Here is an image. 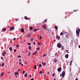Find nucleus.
<instances>
[{
  "instance_id": "f257e3e1",
  "label": "nucleus",
  "mask_w": 80,
  "mask_h": 80,
  "mask_svg": "<svg viewBox=\"0 0 80 80\" xmlns=\"http://www.w3.org/2000/svg\"><path fill=\"white\" fill-rule=\"evenodd\" d=\"M80 29H78L76 31V33H77L76 36L78 37H79V35H80Z\"/></svg>"
},
{
  "instance_id": "f03ea898",
  "label": "nucleus",
  "mask_w": 80,
  "mask_h": 80,
  "mask_svg": "<svg viewBox=\"0 0 80 80\" xmlns=\"http://www.w3.org/2000/svg\"><path fill=\"white\" fill-rule=\"evenodd\" d=\"M57 46L58 48H61L62 47V44L60 42H59L57 44Z\"/></svg>"
},
{
  "instance_id": "7ed1b4c3",
  "label": "nucleus",
  "mask_w": 80,
  "mask_h": 80,
  "mask_svg": "<svg viewBox=\"0 0 80 80\" xmlns=\"http://www.w3.org/2000/svg\"><path fill=\"white\" fill-rule=\"evenodd\" d=\"M62 77H64V76L65 75V71H63L62 72Z\"/></svg>"
},
{
  "instance_id": "20e7f679",
  "label": "nucleus",
  "mask_w": 80,
  "mask_h": 80,
  "mask_svg": "<svg viewBox=\"0 0 80 80\" xmlns=\"http://www.w3.org/2000/svg\"><path fill=\"white\" fill-rule=\"evenodd\" d=\"M24 18L25 19V20H30V18H28V17H27V16H25Z\"/></svg>"
},
{
  "instance_id": "39448f33",
  "label": "nucleus",
  "mask_w": 80,
  "mask_h": 80,
  "mask_svg": "<svg viewBox=\"0 0 80 80\" xmlns=\"http://www.w3.org/2000/svg\"><path fill=\"white\" fill-rule=\"evenodd\" d=\"M62 70V68H58V72H60Z\"/></svg>"
},
{
  "instance_id": "423d86ee",
  "label": "nucleus",
  "mask_w": 80,
  "mask_h": 80,
  "mask_svg": "<svg viewBox=\"0 0 80 80\" xmlns=\"http://www.w3.org/2000/svg\"><path fill=\"white\" fill-rule=\"evenodd\" d=\"M65 57L66 58H68V54H67L65 55Z\"/></svg>"
},
{
  "instance_id": "0eeeda50",
  "label": "nucleus",
  "mask_w": 80,
  "mask_h": 80,
  "mask_svg": "<svg viewBox=\"0 0 80 80\" xmlns=\"http://www.w3.org/2000/svg\"><path fill=\"white\" fill-rule=\"evenodd\" d=\"M21 32L22 33H23V32H24V29H23V28H22L21 30Z\"/></svg>"
},
{
  "instance_id": "6e6552de",
  "label": "nucleus",
  "mask_w": 80,
  "mask_h": 80,
  "mask_svg": "<svg viewBox=\"0 0 80 80\" xmlns=\"http://www.w3.org/2000/svg\"><path fill=\"white\" fill-rule=\"evenodd\" d=\"M37 53V51H36V52L34 53H33L32 54L33 55H35Z\"/></svg>"
},
{
  "instance_id": "1a4fd4ad",
  "label": "nucleus",
  "mask_w": 80,
  "mask_h": 80,
  "mask_svg": "<svg viewBox=\"0 0 80 80\" xmlns=\"http://www.w3.org/2000/svg\"><path fill=\"white\" fill-rule=\"evenodd\" d=\"M56 38H57L58 39V40H60V37H59V36H58V35H57Z\"/></svg>"
},
{
  "instance_id": "9d476101",
  "label": "nucleus",
  "mask_w": 80,
  "mask_h": 80,
  "mask_svg": "<svg viewBox=\"0 0 80 80\" xmlns=\"http://www.w3.org/2000/svg\"><path fill=\"white\" fill-rule=\"evenodd\" d=\"M31 41H33L34 40V38H31L30 39Z\"/></svg>"
},
{
  "instance_id": "9b49d317",
  "label": "nucleus",
  "mask_w": 80,
  "mask_h": 80,
  "mask_svg": "<svg viewBox=\"0 0 80 80\" xmlns=\"http://www.w3.org/2000/svg\"><path fill=\"white\" fill-rule=\"evenodd\" d=\"M15 75H17L18 74V72H16L14 73Z\"/></svg>"
},
{
  "instance_id": "f8f14e48",
  "label": "nucleus",
  "mask_w": 80,
  "mask_h": 80,
  "mask_svg": "<svg viewBox=\"0 0 80 80\" xmlns=\"http://www.w3.org/2000/svg\"><path fill=\"white\" fill-rule=\"evenodd\" d=\"M54 28L55 29H56V30H58V27H57V26H55V27H54Z\"/></svg>"
},
{
  "instance_id": "ddd939ff",
  "label": "nucleus",
  "mask_w": 80,
  "mask_h": 80,
  "mask_svg": "<svg viewBox=\"0 0 80 80\" xmlns=\"http://www.w3.org/2000/svg\"><path fill=\"white\" fill-rule=\"evenodd\" d=\"M42 28H45V27H46V26H45V25H44L42 26Z\"/></svg>"
},
{
  "instance_id": "4468645a",
  "label": "nucleus",
  "mask_w": 80,
  "mask_h": 80,
  "mask_svg": "<svg viewBox=\"0 0 80 80\" xmlns=\"http://www.w3.org/2000/svg\"><path fill=\"white\" fill-rule=\"evenodd\" d=\"M6 52H5L2 53V55L3 56H5L6 54Z\"/></svg>"
},
{
  "instance_id": "2eb2a0df",
  "label": "nucleus",
  "mask_w": 80,
  "mask_h": 80,
  "mask_svg": "<svg viewBox=\"0 0 80 80\" xmlns=\"http://www.w3.org/2000/svg\"><path fill=\"white\" fill-rule=\"evenodd\" d=\"M56 62H57V59H56V58L54 59V62L55 63H56Z\"/></svg>"
},
{
  "instance_id": "dca6fc26",
  "label": "nucleus",
  "mask_w": 80,
  "mask_h": 80,
  "mask_svg": "<svg viewBox=\"0 0 80 80\" xmlns=\"http://www.w3.org/2000/svg\"><path fill=\"white\" fill-rule=\"evenodd\" d=\"M6 28H2V30L3 31H4L5 32L6 31Z\"/></svg>"
},
{
  "instance_id": "f3484780",
  "label": "nucleus",
  "mask_w": 80,
  "mask_h": 80,
  "mask_svg": "<svg viewBox=\"0 0 80 80\" xmlns=\"http://www.w3.org/2000/svg\"><path fill=\"white\" fill-rule=\"evenodd\" d=\"M34 68L36 70L37 69V66L36 65H35L34 66Z\"/></svg>"
},
{
  "instance_id": "a211bd4d",
  "label": "nucleus",
  "mask_w": 80,
  "mask_h": 80,
  "mask_svg": "<svg viewBox=\"0 0 80 80\" xmlns=\"http://www.w3.org/2000/svg\"><path fill=\"white\" fill-rule=\"evenodd\" d=\"M61 49L62 50H63V49H64V47H63V46H61Z\"/></svg>"
},
{
  "instance_id": "6ab92c4d",
  "label": "nucleus",
  "mask_w": 80,
  "mask_h": 80,
  "mask_svg": "<svg viewBox=\"0 0 80 80\" xmlns=\"http://www.w3.org/2000/svg\"><path fill=\"white\" fill-rule=\"evenodd\" d=\"M38 30V29L37 28H35L34 29L33 31L34 32H37Z\"/></svg>"
},
{
  "instance_id": "aec40b11",
  "label": "nucleus",
  "mask_w": 80,
  "mask_h": 80,
  "mask_svg": "<svg viewBox=\"0 0 80 80\" xmlns=\"http://www.w3.org/2000/svg\"><path fill=\"white\" fill-rule=\"evenodd\" d=\"M42 65H46V63L42 62Z\"/></svg>"
},
{
  "instance_id": "412c9836",
  "label": "nucleus",
  "mask_w": 80,
  "mask_h": 80,
  "mask_svg": "<svg viewBox=\"0 0 80 80\" xmlns=\"http://www.w3.org/2000/svg\"><path fill=\"white\" fill-rule=\"evenodd\" d=\"M24 77H27V73H26L25 75H24Z\"/></svg>"
},
{
  "instance_id": "4be33fe9",
  "label": "nucleus",
  "mask_w": 80,
  "mask_h": 80,
  "mask_svg": "<svg viewBox=\"0 0 80 80\" xmlns=\"http://www.w3.org/2000/svg\"><path fill=\"white\" fill-rule=\"evenodd\" d=\"M9 49L10 50V51H12V48L11 47H10Z\"/></svg>"
},
{
  "instance_id": "5701e85b",
  "label": "nucleus",
  "mask_w": 80,
  "mask_h": 80,
  "mask_svg": "<svg viewBox=\"0 0 80 80\" xmlns=\"http://www.w3.org/2000/svg\"><path fill=\"white\" fill-rule=\"evenodd\" d=\"M27 37H30V34H28L27 36Z\"/></svg>"
},
{
  "instance_id": "b1692460",
  "label": "nucleus",
  "mask_w": 80,
  "mask_h": 80,
  "mask_svg": "<svg viewBox=\"0 0 80 80\" xmlns=\"http://www.w3.org/2000/svg\"><path fill=\"white\" fill-rule=\"evenodd\" d=\"M30 30H33V27H30Z\"/></svg>"
},
{
  "instance_id": "393cba45",
  "label": "nucleus",
  "mask_w": 80,
  "mask_h": 80,
  "mask_svg": "<svg viewBox=\"0 0 80 80\" xmlns=\"http://www.w3.org/2000/svg\"><path fill=\"white\" fill-rule=\"evenodd\" d=\"M42 65L41 64H39L38 66V67H42Z\"/></svg>"
},
{
  "instance_id": "a878e982",
  "label": "nucleus",
  "mask_w": 80,
  "mask_h": 80,
  "mask_svg": "<svg viewBox=\"0 0 80 80\" xmlns=\"http://www.w3.org/2000/svg\"><path fill=\"white\" fill-rule=\"evenodd\" d=\"M28 49H29V50H31V47L30 46H29L28 47Z\"/></svg>"
},
{
  "instance_id": "bb28decb",
  "label": "nucleus",
  "mask_w": 80,
  "mask_h": 80,
  "mask_svg": "<svg viewBox=\"0 0 80 80\" xmlns=\"http://www.w3.org/2000/svg\"><path fill=\"white\" fill-rule=\"evenodd\" d=\"M11 29L13 30H14V27H12L11 28Z\"/></svg>"
},
{
  "instance_id": "cd10ccee",
  "label": "nucleus",
  "mask_w": 80,
  "mask_h": 80,
  "mask_svg": "<svg viewBox=\"0 0 80 80\" xmlns=\"http://www.w3.org/2000/svg\"><path fill=\"white\" fill-rule=\"evenodd\" d=\"M2 67H3L4 66V63L3 62L2 63Z\"/></svg>"
},
{
  "instance_id": "c85d7f7f",
  "label": "nucleus",
  "mask_w": 80,
  "mask_h": 80,
  "mask_svg": "<svg viewBox=\"0 0 80 80\" xmlns=\"http://www.w3.org/2000/svg\"><path fill=\"white\" fill-rule=\"evenodd\" d=\"M37 50H40V48L39 47L37 48Z\"/></svg>"
},
{
  "instance_id": "c756f323",
  "label": "nucleus",
  "mask_w": 80,
  "mask_h": 80,
  "mask_svg": "<svg viewBox=\"0 0 80 80\" xmlns=\"http://www.w3.org/2000/svg\"><path fill=\"white\" fill-rule=\"evenodd\" d=\"M63 34V32H61L60 33V35H62Z\"/></svg>"
},
{
  "instance_id": "7c9ffc66",
  "label": "nucleus",
  "mask_w": 80,
  "mask_h": 80,
  "mask_svg": "<svg viewBox=\"0 0 80 80\" xmlns=\"http://www.w3.org/2000/svg\"><path fill=\"white\" fill-rule=\"evenodd\" d=\"M33 44L34 45H36V43H35L34 41L33 42Z\"/></svg>"
},
{
  "instance_id": "2f4dec72",
  "label": "nucleus",
  "mask_w": 80,
  "mask_h": 80,
  "mask_svg": "<svg viewBox=\"0 0 80 80\" xmlns=\"http://www.w3.org/2000/svg\"><path fill=\"white\" fill-rule=\"evenodd\" d=\"M47 22V19H45L44 21V22Z\"/></svg>"
},
{
  "instance_id": "473e14b6",
  "label": "nucleus",
  "mask_w": 80,
  "mask_h": 80,
  "mask_svg": "<svg viewBox=\"0 0 80 80\" xmlns=\"http://www.w3.org/2000/svg\"><path fill=\"white\" fill-rule=\"evenodd\" d=\"M41 74H42V73H43V72H42V71H40L39 72Z\"/></svg>"
},
{
  "instance_id": "72a5a7b5",
  "label": "nucleus",
  "mask_w": 80,
  "mask_h": 80,
  "mask_svg": "<svg viewBox=\"0 0 80 80\" xmlns=\"http://www.w3.org/2000/svg\"><path fill=\"white\" fill-rule=\"evenodd\" d=\"M16 46L17 47H19V45H18V44H17L16 45Z\"/></svg>"
},
{
  "instance_id": "f704fd0d",
  "label": "nucleus",
  "mask_w": 80,
  "mask_h": 80,
  "mask_svg": "<svg viewBox=\"0 0 80 80\" xmlns=\"http://www.w3.org/2000/svg\"><path fill=\"white\" fill-rule=\"evenodd\" d=\"M28 56H30V52H29L28 53Z\"/></svg>"
},
{
  "instance_id": "c9c22d12",
  "label": "nucleus",
  "mask_w": 80,
  "mask_h": 80,
  "mask_svg": "<svg viewBox=\"0 0 80 80\" xmlns=\"http://www.w3.org/2000/svg\"><path fill=\"white\" fill-rule=\"evenodd\" d=\"M28 45H31V44L30 43H28Z\"/></svg>"
},
{
  "instance_id": "e433bc0d",
  "label": "nucleus",
  "mask_w": 80,
  "mask_h": 80,
  "mask_svg": "<svg viewBox=\"0 0 80 80\" xmlns=\"http://www.w3.org/2000/svg\"><path fill=\"white\" fill-rule=\"evenodd\" d=\"M47 55L46 54H44L43 55V57H45V56H46Z\"/></svg>"
},
{
  "instance_id": "4c0bfd02",
  "label": "nucleus",
  "mask_w": 80,
  "mask_h": 80,
  "mask_svg": "<svg viewBox=\"0 0 80 80\" xmlns=\"http://www.w3.org/2000/svg\"><path fill=\"white\" fill-rule=\"evenodd\" d=\"M14 52H17V49H14Z\"/></svg>"
},
{
  "instance_id": "58836bf2",
  "label": "nucleus",
  "mask_w": 80,
  "mask_h": 80,
  "mask_svg": "<svg viewBox=\"0 0 80 80\" xmlns=\"http://www.w3.org/2000/svg\"><path fill=\"white\" fill-rule=\"evenodd\" d=\"M4 73V72H3V73H1V75H2V76L3 75Z\"/></svg>"
},
{
  "instance_id": "ea45409f",
  "label": "nucleus",
  "mask_w": 80,
  "mask_h": 80,
  "mask_svg": "<svg viewBox=\"0 0 80 80\" xmlns=\"http://www.w3.org/2000/svg\"><path fill=\"white\" fill-rule=\"evenodd\" d=\"M42 38V36H40V38L39 39V40H40Z\"/></svg>"
},
{
  "instance_id": "a19ab883",
  "label": "nucleus",
  "mask_w": 80,
  "mask_h": 80,
  "mask_svg": "<svg viewBox=\"0 0 80 80\" xmlns=\"http://www.w3.org/2000/svg\"><path fill=\"white\" fill-rule=\"evenodd\" d=\"M21 57V56H20V55H18V58H20Z\"/></svg>"
},
{
  "instance_id": "79ce46f5",
  "label": "nucleus",
  "mask_w": 80,
  "mask_h": 80,
  "mask_svg": "<svg viewBox=\"0 0 80 80\" xmlns=\"http://www.w3.org/2000/svg\"><path fill=\"white\" fill-rule=\"evenodd\" d=\"M66 52L68 53H69V52H68V50H66Z\"/></svg>"
},
{
  "instance_id": "37998d69",
  "label": "nucleus",
  "mask_w": 80,
  "mask_h": 80,
  "mask_svg": "<svg viewBox=\"0 0 80 80\" xmlns=\"http://www.w3.org/2000/svg\"><path fill=\"white\" fill-rule=\"evenodd\" d=\"M25 71H23V74H24V73H25Z\"/></svg>"
},
{
  "instance_id": "c03bdc74",
  "label": "nucleus",
  "mask_w": 80,
  "mask_h": 80,
  "mask_svg": "<svg viewBox=\"0 0 80 80\" xmlns=\"http://www.w3.org/2000/svg\"><path fill=\"white\" fill-rule=\"evenodd\" d=\"M52 76H53V77H54V76H55V74H53Z\"/></svg>"
},
{
  "instance_id": "a18cd8bd",
  "label": "nucleus",
  "mask_w": 80,
  "mask_h": 80,
  "mask_svg": "<svg viewBox=\"0 0 80 80\" xmlns=\"http://www.w3.org/2000/svg\"><path fill=\"white\" fill-rule=\"evenodd\" d=\"M64 33L65 34H66V33H67V32L66 31H65Z\"/></svg>"
},
{
  "instance_id": "49530a36",
  "label": "nucleus",
  "mask_w": 80,
  "mask_h": 80,
  "mask_svg": "<svg viewBox=\"0 0 80 80\" xmlns=\"http://www.w3.org/2000/svg\"><path fill=\"white\" fill-rule=\"evenodd\" d=\"M12 28H10V29H9V30L10 31H12Z\"/></svg>"
},
{
  "instance_id": "de8ad7c7",
  "label": "nucleus",
  "mask_w": 80,
  "mask_h": 80,
  "mask_svg": "<svg viewBox=\"0 0 80 80\" xmlns=\"http://www.w3.org/2000/svg\"><path fill=\"white\" fill-rule=\"evenodd\" d=\"M1 59H2H2H3V57H1Z\"/></svg>"
},
{
  "instance_id": "09e8293b",
  "label": "nucleus",
  "mask_w": 80,
  "mask_h": 80,
  "mask_svg": "<svg viewBox=\"0 0 80 80\" xmlns=\"http://www.w3.org/2000/svg\"><path fill=\"white\" fill-rule=\"evenodd\" d=\"M13 40H16V38H14L13 39Z\"/></svg>"
},
{
  "instance_id": "8fccbe9b",
  "label": "nucleus",
  "mask_w": 80,
  "mask_h": 80,
  "mask_svg": "<svg viewBox=\"0 0 80 80\" xmlns=\"http://www.w3.org/2000/svg\"><path fill=\"white\" fill-rule=\"evenodd\" d=\"M8 73H10V72L8 71Z\"/></svg>"
},
{
  "instance_id": "3c124183",
  "label": "nucleus",
  "mask_w": 80,
  "mask_h": 80,
  "mask_svg": "<svg viewBox=\"0 0 80 80\" xmlns=\"http://www.w3.org/2000/svg\"><path fill=\"white\" fill-rule=\"evenodd\" d=\"M16 22H17V21H18V19H16Z\"/></svg>"
},
{
  "instance_id": "603ef678",
  "label": "nucleus",
  "mask_w": 80,
  "mask_h": 80,
  "mask_svg": "<svg viewBox=\"0 0 80 80\" xmlns=\"http://www.w3.org/2000/svg\"><path fill=\"white\" fill-rule=\"evenodd\" d=\"M74 12H77V10H73Z\"/></svg>"
},
{
  "instance_id": "864d4df0",
  "label": "nucleus",
  "mask_w": 80,
  "mask_h": 80,
  "mask_svg": "<svg viewBox=\"0 0 80 80\" xmlns=\"http://www.w3.org/2000/svg\"><path fill=\"white\" fill-rule=\"evenodd\" d=\"M15 77L16 78H17L18 77L17 76V75H15Z\"/></svg>"
},
{
  "instance_id": "5fc2aeb1",
  "label": "nucleus",
  "mask_w": 80,
  "mask_h": 80,
  "mask_svg": "<svg viewBox=\"0 0 80 80\" xmlns=\"http://www.w3.org/2000/svg\"><path fill=\"white\" fill-rule=\"evenodd\" d=\"M21 62H22L21 61L19 63V64H20V65H21Z\"/></svg>"
},
{
  "instance_id": "6e6d98bb",
  "label": "nucleus",
  "mask_w": 80,
  "mask_h": 80,
  "mask_svg": "<svg viewBox=\"0 0 80 80\" xmlns=\"http://www.w3.org/2000/svg\"><path fill=\"white\" fill-rule=\"evenodd\" d=\"M31 76L32 75H29V77H30V78H31Z\"/></svg>"
},
{
  "instance_id": "4d7b16f0",
  "label": "nucleus",
  "mask_w": 80,
  "mask_h": 80,
  "mask_svg": "<svg viewBox=\"0 0 80 80\" xmlns=\"http://www.w3.org/2000/svg\"><path fill=\"white\" fill-rule=\"evenodd\" d=\"M56 55H57V53L55 54V56H56Z\"/></svg>"
},
{
  "instance_id": "13d9d810",
  "label": "nucleus",
  "mask_w": 80,
  "mask_h": 80,
  "mask_svg": "<svg viewBox=\"0 0 80 80\" xmlns=\"http://www.w3.org/2000/svg\"><path fill=\"white\" fill-rule=\"evenodd\" d=\"M75 80H78V78H76Z\"/></svg>"
},
{
  "instance_id": "bf43d9fd",
  "label": "nucleus",
  "mask_w": 80,
  "mask_h": 80,
  "mask_svg": "<svg viewBox=\"0 0 80 80\" xmlns=\"http://www.w3.org/2000/svg\"><path fill=\"white\" fill-rule=\"evenodd\" d=\"M72 61H71L70 62V63H72Z\"/></svg>"
},
{
  "instance_id": "052dcab7",
  "label": "nucleus",
  "mask_w": 80,
  "mask_h": 80,
  "mask_svg": "<svg viewBox=\"0 0 80 80\" xmlns=\"http://www.w3.org/2000/svg\"><path fill=\"white\" fill-rule=\"evenodd\" d=\"M60 77L62 76V74H61L60 75Z\"/></svg>"
},
{
  "instance_id": "680f3d73",
  "label": "nucleus",
  "mask_w": 80,
  "mask_h": 80,
  "mask_svg": "<svg viewBox=\"0 0 80 80\" xmlns=\"http://www.w3.org/2000/svg\"><path fill=\"white\" fill-rule=\"evenodd\" d=\"M78 48H80V45H79Z\"/></svg>"
},
{
  "instance_id": "e2e57ef3",
  "label": "nucleus",
  "mask_w": 80,
  "mask_h": 80,
  "mask_svg": "<svg viewBox=\"0 0 80 80\" xmlns=\"http://www.w3.org/2000/svg\"><path fill=\"white\" fill-rule=\"evenodd\" d=\"M21 65L22 66H23V64H21Z\"/></svg>"
},
{
  "instance_id": "0e129e2a",
  "label": "nucleus",
  "mask_w": 80,
  "mask_h": 80,
  "mask_svg": "<svg viewBox=\"0 0 80 80\" xmlns=\"http://www.w3.org/2000/svg\"><path fill=\"white\" fill-rule=\"evenodd\" d=\"M49 73H49V72H48L47 73V74H49Z\"/></svg>"
},
{
  "instance_id": "69168bd1",
  "label": "nucleus",
  "mask_w": 80,
  "mask_h": 80,
  "mask_svg": "<svg viewBox=\"0 0 80 80\" xmlns=\"http://www.w3.org/2000/svg\"><path fill=\"white\" fill-rule=\"evenodd\" d=\"M40 43H38V45H40Z\"/></svg>"
},
{
  "instance_id": "338daca9",
  "label": "nucleus",
  "mask_w": 80,
  "mask_h": 80,
  "mask_svg": "<svg viewBox=\"0 0 80 80\" xmlns=\"http://www.w3.org/2000/svg\"><path fill=\"white\" fill-rule=\"evenodd\" d=\"M44 76L45 77H46V75H44Z\"/></svg>"
},
{
  "instance_id": "774afa93",
  "label": "nucleus",
  "mask_w": 80,
  "mask_h": 80,
  "mask_svg": "<svg viewBox=\"0 0 80 80\" xmlns=\"http://www.w3.org/2000/svg\"><path fill=\"white\" fill-rule=\"evenodd\" d=\"M72 65V63H70V65Z\"/></svg>"
}]
</instances>
